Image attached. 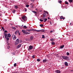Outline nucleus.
I'll use <instances>...</instances> for the list:
<instances>
[{
	"instance_id": "f257e3e1",
	"label": "nucleus",
	"mask_w": 73,
	"mask_h": 73,
	"mask_svg": "<svg viewBox=\"0 0 73 73\" xmlns=\"http://www.w3.org/2000/svg\"><path fill=\"white\" fill-rule=\"evenodd\" d=\"M22 19H23V22L24 21H25L27 20V17L25 15H24L23 17H22Z\"/></svg>"
},
{
	"instance_id": "f03ea898",
	"label": "nucleus",
	"mask_w": 73,
	"mask_h": 73,
	"mask_svg": "<svg viewBox=\"0 0 73 73\" xmlns=\"http://www.w3.org/2000/svg\"><path fill=\"white\" fill-rule=\"evenodd\" d=\"M62 57L63 59H64L65 60H68V57L67 56H62Z\"/></svg>"
},
{
	"instance_id": "7ed1b4c3",
	"label": "nucleus",
	"mask_w": 73,
	"mask_h": 73,
	"mask_svg": "<svg viewBox=\"0 0 73 73\" xmlns=\"http://www.w3.org/2000/svg\"><path fill=\"white\" fill-rule=\"evenodd\" d=\"M29 49H28V50H30L33 49V46L30 45L29 47Z\"/></svg>"
},
{
	"instance_id": "20e7f679",
	"label": "nucleus",
	"mask_w": 73,
	"mask_h": 73,
	"mask_svg": "<svg viewBox=\"0 0 73 73\" xmlns=\"http://www.w3.org/2000/svg\"><path fill=\"white\" fill-rule=\"evenodd\" d=\"M12 38L13 40H16V36H15V35H12Z\"/></svg>"
},
{
	"instance_id": "39448f33",
	"label": "nucleus",
	"mask_w": 73,
	"mask_h": 73,
	"mask_svg": "<svg viewBox=\"0 0 73 73\" xmlns=\"http://www.w3.org/2000/svg\"><path fill=\"white\" fill-rule=\"evenodd\" d=\"M55 72L56 73H60L61 72L59 70H56L55 71Z\"/></svg>"
},
{
	"instance_id": "423d86ee",
	"label": "nucleus",
	"mask_w": 73,
	"mask_h": 73,
	"mask_svg": "<svg viewBox=\"0 0 73 73\" xmlns=\"http://www.w3.org/2000/svg\"><path fill=\"white\" fill-rule=\"evenodd\" d=\"M43 15V17H44V18H45L46 16V13H44L42 14Z\"/></svg>"
},
{
	"instance_id": "0eeeda50",
	"label": "nucleus",
	"mask_w": 73,
	"mask_h": 73,
	"mask_svg": "<svg viewBox=\"0 0 73 73\" xmlns=\"http://www.w3.org/2000/svg\"><path fill=\"white\" fill-rule=\"evenodd\" d=\"M4 36H5V37L6 38H7V36H8V33H5Z\"/></svg>"
},
{
	"instance_id": "6e6552de",
	"label": "nucleus",
	"mask_w": 73,
	"mask_h": 73,
	"mask_svg": "<svg viewBox=\"0 0 73 73\" xmlns=\"http://www.w3.org/2000/svg\"><path fill=\"white\" fill-rule=\"evenodd\" d=\"M65 19V18H64V17L62 16H61L60 18V19H61V20H62V19H63L64 20V19Z\"/></svg>"
},
{
	"instance_id": "1a4fd4ad",
	"label": "nucleus",
	"mask_w": 73,
	"mask_h": 73,
	"mask_svg": "<svg viewBox=\"0 0 73 73\" xmlns=\"http://www.w3.org/2000/svg\"><path fill=\"white\" fill-rule=\"evenodd\" d=\"M19 32V30H18L15 32V35H17Z\"/></svg>"
},
{
	"instance_id": "9d476101",
	"label": "nucleus",
	"mask_w": 73,
	"mask_h": 73,
	"mask_svg": "<svg viewBox=\"0 0 73 73\" xmlns=\"http://www.w3.org/2000/svg\"><path fill=\"white\" fill-rule=\"evenodd\" d=\"M19 42H18L15 41V45H18L19 44Z\"/></svg>"
},
{
	"instance_id": "9b49d317",
	"label": "nucleus",
	"mask_w": 73,
	"mask_h": 73,
	"mask_svg": "<svg viewBox=\"0 0 73 73\" xmlns=\"http://www.w3.org/2000/svg\"><path fill=\"white\" fill-rule=\"evenodd\" d=\"M21 44H19L18 46H17V48H20V47H21Z\"/></svg>"
},
{
	"instance_id": "f8f14e48",
	"label": "nucleus",
	"mask_w": 73,
	"mask_h": 73,
	"mask_svg": "<svg viewBox=\"0 0 73 73\" xmlns=\"http://www.w3.org/2000/svg\"><path fill=\"white\" fill-rule=\"evenodd\" d=\"M60 49H62L64 47V45H61L60 46Z\"/></svg>"
},
{
	"instance_id": "ddd939ff",
	"label": "nucleus",
	"mask_w": 73,
	"mask_h": 73,
	"mask_svg": "<svg viewBox=\"0 0 73 73\" xmlns=\"http://www.w3.org/2000/svg\"><path fill=\"white\" fill-rule=\"evenodd\" d=\"M11 35H10V33H9L8 34V35H7V37H11Z\"/></svg>"
},
{
	"instance_id": "4468645a",
	"label": "nucleus",
	"mask_w": 73,
	"mask_h": 73,
	"mask_svg": "<svg viewBox=\"0 0 73 73\" xmlns=\"http://www.w3.org/2000/svg\"><path fill=\"white\" fill-rule=\"evenodd\" d=\"M68 1L70 3H73V0H68Z\"/></svg>"
},
{
	"instance_id": "2eb2a0df",
	"label": "nucleus",
	"mask_w": 73,
	"mask_h": 73,
	"mask_svg": "<svg viewBox=\"0 0 73 73\" xmlns=\"http://www.w3.org/2000/svg\"><path fill=\"white\" fill-rule=\"evenodd\" d=\"M46 61H47V60L46 59L44 60H43V62H46Z\"/></svg>"
},
{
	"instance_id": "dca6fc26",
	"label": "nucleus",
	"mask_w": 73,
	"mask_h": 73,
	"mask_svg": "<svg viewBox=\"0 0 73 73\" xmlns=\"http://www.w3.org/2000/svg\"><path fill=\"white\" fill-rule=\"evenodd\" d=\"M15 8V9H17V8H18V7L17 5H15L14 6Z\"/></svg>"
},
{
	"instance_id": "f3484780",
	"label": "nucleus",
	"mask_w": 73,
	"mask_h": 73,
	"mask_svg": "<svg viewBox=\"0 0 73 73\" xmlns=\"http://www.w3.org/2000/svg\"><path fill=\"white\" fill-rule=\"evenodd\" d=\"M65 65H66V66H68V63L66 62L64 63Z\"/></svg>"
},
{
	"instance_id": "a211bd4d",
	"label": "nucleus",
	"mask_w": 73,
	"mask_h": 73,
	"mask_svg": "<svg viewBox=\"0 0 73 73\" xmlns=\"http://www.w3.org/2000/svg\"><path fill=\"white\" fill-rule=\"evenodd\" d=\"M31 31H33V32H34V31H36V29H31Z\"/></svg>"
},
{
	"instance_id": "6ab92c4d",
	"label": "nucleus",
	"mask_w": 73,
	"mask_h": 73,
	"mask_svg": "<svg viewBox=\"0 0 73 73\" xmlns=\"http://www.w3.org/2000/svg\"><path fill=\"white\" fill-rule=\"evenodd\" d=\"M33 36H31V40H33Z\"/></svg>"
},
{
	"instance_id": "aec40b11",
	"label": "nucleus",
	"mask_w": 73,
	"mask_h": 73,
	"mask_svg": "<svg viewBox=\"0 0 73 73\" xmlns=\"http://www.w3.org/2000/svg\"><path fill=\"white\" fill-rule=\"evenodd\" d=\"M40 32H45V30H44V29L41 30H40Z\"/></svg>"
},
{
	"instance_id": "412c9836",
	"label": "nucleus",
	"mask_w": 73,
	"mask_h": 73,
	"mask_svg": "<svg viewBox=\"0 0 73 73\" xmlns=\"http://www.w3.org/2000/svg\"><path fill=\"white\" fill-rule=\"evenodd\" d=\"M19 41H20V39H17L16 40V41L17 42H19Z\"/></svg>"
},
{
	"instance_id": "4be33fe9",
	"label": "nucleus",
	"mask_w": 73,
	"mask_h": 73,
	"mask_svg": "<svg viewBox=\"0 0 73 73\" xmlns=\"http://www.w3.org/2000/svg\"><path fill=\"white\" fill-rule=\"evenodd\" d=\"M15 12H16V10H13V13H15Z\"/></svg>"
},
{
	"instance_id": "5701e85b",
	"label": "nucleus",
	"mask_w": 73,
	"mask_h": 73,
	"mask_svg": "<svg viewBox=\"0 0 73 73\" xmlns=\"http://www.w3.org/2000/svg\"><path fill=\"white\" fill-rule=\"evenodd\" d=\"M59 3H60V4H61V3H62V1H58Z\"/></svg>"
},
{
	"instance_id": "b1692460",
	"label": "nucleus",
	"mask_w": 73,
	"mask_h": 73,
	"mask_svg": "<svg viewBox=\"0 0 73 73\" xmlns=\"http://www.w3.org/2000/svg\"><path fill=\"white\" fill-rule=\"evenodd\" d=\"M50 41H51L52 42H53L54 41V40L53 39H50Z\"/></svg>"
},
{
	"instance_id": "393cba45",
	"label": "nucleus",
	"mask_w": 73,
	"mask_h": 73,
	"mask_svg": "<svg viewBox=\"0 0 73 73\" xmlns=\"http://www.w3.org/2000/svg\"><path fill=\"white\" fill-rule=\"evenodd\" d=\"M12 29H14L15 30H16V29L15 27H12Z\"/></svg>"
},
{
	"instance_id": "a878e982",
	"label": "nucleus",
	"mask_w": 73,
	"mask_h": 73,
	"mask_svg": "<svg viewBox=\"0 0 73 73\" xmlns=\"http://www.w3.org/2000/svg\"><path fill=\"white\" fill-rule=\"evenodd\" d=\"M51 44L52 45H54V44H55V42H51Z\"/></svg>"
},
{
	"instance_id": "bb28decb",
	"label": "nucleus",
	"mask_w": 73,
	"mask_h": 73,
	"mask_svg": "<svg viewBox=\"0 0 73 73\" xmlns=\"http://www.w3.org/2000/svg\"><path fill=\"white\" fill-rule=\"evenodd\" d=\"M47 20H48L47 18H46L44 20V23H45V22H46V21H47Z\"/></svg>"
},
{
	"instance_id": "cd10ccee",
	"label": "nucleus",
	"mask_w": 73,
	"mask_h": 73,
	"mask_svg": "<svg viewBox=\"0 0 73 73\" xmlns=\"http://www.w3.org/2000/svg\"><path fill=\"white\" fill-rule=\"evenodd\" d=\"M35 32H40V30H36Z\"/></svg>"
},
{
	"instance_id": "c85d7f7f",
	"label": "nucleus",
	"mask_w": 73,
	"mask_h": 73,
	"mask_svg": "<svg viewBox=\"0 0 73 73\" xmlns=\"http://www.w3.org/2000/svg\"><path fill=\"white\" fill-rule=\"evenodd\" d=\"M23 28H24L25 29H26V28H27V27L26 26H23Z\"/></svg>"
},
{
	"instance_id": "c756f323",
	"label": "nucleus",
	"mask_w": 73,
	"mask_h": 73,
	"mask_svg": "<svg viewBox=\"0 0 73 73\" xmlns=\"http://www.w3.org/2000/svg\"><path fill=\"white\" fill-rule=\"evenodd\" d=\"M22 32L24 34H25V33L26 32H25V31H24L23 30H22Z\"/></svg>"
},
{
	"instance_id": "7c9ffc66",
	"label": "nucleus",
	"mask_w": 73,
	"mask_h": 73,
	"mask_svg": "<svg viewBox=\"0 0 73 73\" xmlns=\"http://www.w3.org/2000/svg\"><path fill=\"white\" fill-rule=\"evenodd\" d=\"M42 38H45V36L44 35H42Z\"/></svg>"
},
{
	"instance_id": "2f4dec72",
	"label": "nucleus",
	"mask_w": 73,
	"mask_h": 73,
	"mask_svg": "<svg viewBox=\"0 0 73 73\" xmlns=\"http://www.w3.org/2000/svg\"><path fill=\"white\" fill-rule=\"evenodd\" d=\"M32 12L33 13H37V12H36V11H32Z\"/></svg>"
},
{
	"instance_id": "473e14b6",
	"label": "nucleus",
	"mask_w": 73,
	"mask_h": 73,
	"mask_svg": "<svg viewBox=\"0 0 73 73\" xmlns=\"http://www.w3.org/2000/svg\"><path fill=\"white\" fill-rule=\"evenodd\" d=\"M65 4H68V2L67 1H65Z\"/></svg>"
},
{
	"instance_id": "72a5a7b5",
	"label": "nucleus",
	"mask_w": 73,
	"mask_h": 73,
	"mask_svg": "<svg viewBox=\"0 0 73 73\" xmlns=\"http://www.w3.org/2000/svg\"><path fill=\"white\" fill-rule=\"evenodd\" d=\"M26 7L28 8V7H29V5H26Z\"/></svg>"
},
{
	"instance_id": "f704fd0d",
	"label": "nucleus",
	"mask_w": 73,
	"mask_h": 73,
	"mask_svg": "<svg viewBox=\"0 0 73 73\" xmlns=\"http://www.w3.org/2000/svg\"><path fill=\"white\" fill-rule=\"evenodd\" d=\"M40 27H42L44 25L42 24H41L40 25Z\"/></svg>"
},
{
	"instance_id": "c9c22d12",
	"label": "nucleus",
	"mask_w": 73,
	"mask_h": 73,
	"mask_svg": "<svg viewBox=\"0 0 73 73\" xmlns=\"http://www.w3.org/2000/svg\"><path fill=\"white\" fill-rule=\"evenodd\" d=\"M16 65H17L16 63L14 64V66H15V67H16Z\"/></svg>"
},
{
	"instance_id": "e433bc0d",
	"label": "nucleus",
	"mask_w": 73,
	"mask_h": 73,
	"mask_svg": "<svg viewBox=\"0 0 73 73\" xmlns=\"http://www.w3.org/2000/svg\"><path fill=\"white\" fill-rule=\"evenodd\" d=\"M28 32H31V29H28Z\"/></svg>"
},
{
	"instance_id": "4c0bfd02",
	"label": "nucleus",
	"mask_w": 73,
	"mask_h": 73,
	"mask_svg": "<svg viewBox=\"0 0 73 73\" xmlns=\"http://www.w3.org/2000/svg\"><path fill=\"white\" fill-rule=\"evenodd\" d=\"M37 61H38V62L40 61V59H37Z\"/></svg>"
},
{
	"instance_id": "58836bf2",
	"label": "nucleus",
	"mask_w": 73,
	"mask_h": 73,
	"mask_svg": "<svg viewBox=\"0 0 73 73\" xmlns=\"http://www.w3.org/2000/svg\"><path fill=\"white\" fill-rule=\"evenodd\" d=\"M1 28H2V29H3V31H5V29H4V27H2Z\"/></svg>"
},
{
	"instance_id": "ea45409f",
	"label": "nucleus",
	"mask_w": 73,
	"mask_h": 73,
	"mask_svg": "<svg viewBox=\"0 0 73 73\" xmlns=\"http://www.w3.org/2000/svg\"><path fill=\"white\" fill-rule=\"evenodd\" d=\"M6 39L7 41H9V38H6Z\"/></svg>"
},
{
	"instance_id": "a19ab883",
	"label": "nucleus",
	"mask_w": 73,
	"mask_h": 73,
	"mask_svg": "<svg viewBox=\"0 0 73 73\" xmlns=\"http://www.w3.org/2000/svg\"><path fill=\"white\" fill-rule=\"evenodd\" d=\"M40 21H41V22H42V21H44V20L40 19Z\"/></svg>"
},
{
	"instance_id": "79ce46f5",
	"label": "nucleus",
	"mask_w": 73,
	"mask_h": 73,
	"mask_svg": "<svg viewBox=\"0 0 73 73\" xmlns=\"http://www.w3.org/2000/svg\"><path fill=\"white\" fill-rule=\"evenodd\" d=\"M31 2H32V3H33L35 1V0H30Z\"/></svg>"
},
{
	"instance_id": "37998d69",
	"label": "nucleus",
	"mask_w": 73,
	"mask_h": 73,
	"mask_svg": "<svg viewBox=\"0 0 73 73\" xmlns=\"http://www.w3.org/2000/svg\"><path fill=\"white\" fill-rule=\"evenodd\" d=\"M67 56H69V53L68 52H67Z\"/></svg>"
},
{
	"instance_id": "c03bdc74",
	"label": "nucleus",
	"mask_w": 73,
	"mask_h": 73,
	"mask_svg": "<svg viewBox=\"0 0 73 73\" xmlns=\"http://www.w3.org/2000/svg\"><path fill=\"white\" fill-rule=\"evenodd\" d=\"M4 32H5V33H8V31H7V30H5V31Z\"/></svg>"
},
{
	"instance_id": "a18cd8bd",
	"label": "nucleus",
	"mask_w": 73,
	"mask_h": 73,
	"mask_svg": "<svg viewBox=\"0 0 73 73\" xmlns=\"http://www.w3.org/2000/svg\"><path fill=\"white\" fill-rule=\"evenodd\" d=\"M45 13H46L47 14H48V12H47L46 11H45Z\"/></svg>"
},
{
	"instance_id": "49530a36",
	"label": "nucleus",
	"mask_w": 73,
	"mask_h": 73,
	"mask_svg": "<svg viewBox=\"0 0 73 73\" xmlns=\"http://www.w3.org/2000/svg\"><path fill=\"white\" fill-rule=\"evenodd\" d=\"M25 34H26V35H28V32H26L25 33Z\"/></svg>"
},
{
	"instance_id": "de8ad7c7",
	"label": "nucleus",
	"mask_w": 73,
	"mask_h": 73,
	"mask_svg": "<svg viewBox=\"0 0 73 73\" xmlns=\"http://www.w3.org/2000/svg\"><path fill=\"white\" fill-rule=\"evenodd\" d=\"M32 57L33 58H35V55H33L32 56Z\"/></svg>"
},
{
	"instance_id": "09e8293b",
	"label": "nucleus",
	"mask_w": 73,
	"mask_h": 73,
	"mask_svg": "<svg viewBox=\"0 0 73 73\" xmlns=\"http://www.w3.org/2000/svg\"><path fill=\"white\" fill-rule=\"evenodd\" d=\"M7 49H9V48H10V46H7Z\"/></svg>"
},
{
	"instance_id": "8fccbe9b",
	"label": "nucleus",
	"mask_w": 73,
	"mask_h": 73,
	"mask_svg": "<svg viewBox=\"0 0 73 73\" xmlns=\"http://www.w3.org/2000/svg\"><path fill=\"white\" fill-rule=\"evenodd\" d=\"M50 33H52V32H53V31H51L50 32Z\"/></svg>"
},
{
	"instance_id": "3c124183",
	"label": "nucleus",
	"mask_w": 73,
	"mask_h": 73,
	"mask_svg": "<svg viewBox=\"0 0 73 73\" xmlns=\"http://www.w3.org/2000/svg\"><path fill=\"white\" fill-rule=\"evenodd\" d=\"M50 24L51 25H52V22H51V21H50Z\"/></svg>"
},
{
	"instance_id": "603ef678",
	"label": "nucleus",
	"mask_w": 73,
	"mask_h": 73,
	"mask_svg": "<svg viewBox=\"0 0 73 73\" xmlns=\"http://www.w3.org/2000/svg\"><path fill=\"white\" fill-rule=\"evenodd\" d=\"M26 32H28V30L27 29V30L26 31Z\"/></svg>"
},
{
	"instance_id": "864d4df0",
	"label": "nucleus",
	"mask_w": 73,
	"mask_h": 73,
	"mask_svg": "<svg viewBox=\"0 0 73 73\" xmlns=\"http://www.w3.org/2000/svg\"><path fill=\"white\" fill-rule=\"evenodd\" d=\"M25 12H26V11H27V9H25Z\"/></svg>"
},
{
	"instance_id": "5fc2aeb1",
	"label": "nucleus",
	"mask_w": 73,
	"mask_h": 73,
	"mask_svg": "<svg viewBox=\"0 0 73 73\" xmlns=\"http://www.w3.org/2000/svg\"><path fill=\"white\" fill-rule=\"evenodd\" d=\"M19 33V35H20V33L18 32Z\"/></svg>"
},
{
	"instance_id": "6e6d98bb",
	"label": "nucleus",
	"mask_w": 73,
	"mask_h": 73,
	"mask_svg": "<svg viewBox=\"0 0 73 73\" xmlns=\"http://www.w3.org/2000/svg\"><path fill=\"white\" fill-rule=\"evenodd\" d=\"M13 53V55H15V53Z\"/></svg>"
},
{
	"instance_id": "4d7b16f0",
	"label": "nucleus",
	"mask_w": 73,
	"mask_h": 73,
	"mask_svg": "<svg viewBox=\"0 0 73 73\" xmlns=\"http://www.w3.org/2000/svg\"><path fill=\"white\" fill-rule=\"evenodd\" d=\"M30 5H32V3H31L30 4Z\"/></svg>"
},
{
	"instance_id": "13d9d810",
	"label": "nucleus",
	"mask_w": 73,
	"mask_h": 73,
	"mask_svg": "<svg viewBox=\"0 0 73 73\" xmlns=\"http://www.w3.org/2000/svg\"><path fill=\"white\" fill-rule=\"evenodd\" d=\"M70 25H72V23H70Z\"/></svg>"
},
{
	"instance_id": "bf43d9fd",
	"label": "nucleus",
	"mask_w": 73,
	"mask_h": 73,
	"mask_svg": "<svg viewBox=\"0 0 73 73\" xmlns=\"http://www.w3.org/2000/svg\"><path fill=\"white\" fill-rule=\"evenodd\" d=\"M48 19H50V18H49V17H48Z\"/></svg>"
},
{
	"instance_id": "052dcab7",
	"label": "nucleus",
	"mask_w": 73,
	"mask_h": 73,
	"mask_svg": "<svg viewBox=\"0 0 73 73\" xmlns=\"http://www.w3.org/2000/svg\"><path fill=\"white\" fill-rule=\"evenodd\" d=\"M35 15L36 16L37 15V13H35Z\"/></svg>"
},
{
	"instance_id": "680f3d73",
	"label": "nucleus",
	"mask_w": 73,
	"mask_h": 73,
	"mask_svg": "<svg viewBox=\"0 0 73 73\" xmlns=\"http://www.w3.org/2000/svg\"><path fill=\"white\" fill-rule=\"evenodd\" d=\"M3 38H4V36H3Z\"/></svg>"
},
{
	"instance_id": "e2e57ef3",
	"label": "nucleus",
	"mask_w": 73,
	"mask_h": 73,
	"mask_svg": "<svg viewBox=\"0 0 73 73\" xmlns=\"http://www.w3.org/2000/svg\"><path fill=\"white\" fill-rule=\"evenodd\" d=\"M31 33H28V34H30Z\"/></svg>"
},
{
	"instance_id": "0e129e2a",
	"label": "nucleus",
	"mask_w": 73,
	"mask_h": 73,
	"mask_svg": "<svg viewBox=\"0 0 73 73\" xmlns=\"http://www.w3.org/2000/svg\"><path fill=\"white\" fill-rule=\"evenodd\" d=\"M43 20H45V18H43Z\"/></svg>"
},
{
	"instance_id": "69168bd1",
	"label": "nucleus",
	"mask_w": 73,
	"mask_h": 73,
	"mask_svg": "<svg viewBox=\"0 0 73 73\" xmlns=\"http://www.w3.org/2000/svg\"><path fill=\"white\" fill-rule=\"evenodd\" d=\"M62 69H64V67H62Z\"/></svg>"
},
{
	"instance_id": "338daca9",
	"label": "nucleus",
	"mask_w": 73,
	"mask_h": 73,
	"mask_svg": "<svg viewBox=\"0 0 73 73\" xmlns=\"http://www.w3.org/2000/svg\"><path fill=\"white\" fill-rule=\"evenodd\" d=\"M73 70H71V72H73Z\"/></svg>"
},
{
	"instance_id": "774afa93",
	"label": "nucleus",
	"mask_w": 73,
	"mask_h": 73,
	"mask_svg": "<svg viewBox=\"0 0 73 73\" xmlns=\"http://www.w3.org/2000/svg\"><path fill=\"white\" fill-rule=\"evenodd\" d=\"M1 14H0V16H1Z\"/></svg>"
}]
</instances>
